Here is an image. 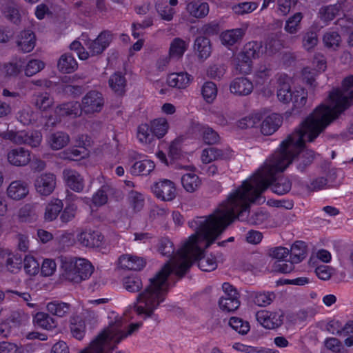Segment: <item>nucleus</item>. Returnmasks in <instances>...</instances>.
I'll list each match as a JSON object with an SVG mask.
<instances>
[{"label": "nucleus", "instance_id": "20e7f679", "mask_svg": "<svg viewBox=\"0 0 353 353\" xmlns=\"http://www.w3.org/2000/svg\"><path fill=\"white\" fill-rule=\"evenodd\" d=\"M112 41V34L109 32H102L93 40L82 34L78 40L70 44V49L75 51L78 57L86 60L91 56L102 53Z\"/></svg>", "mask_w": 353, "mask_h": 353}, {"label": "nucleus", "instance_id": "c9c22d12", "mask_svg": "<svg viewBox=\"0 0 353 353\" xmlns=\"http://www.w3.org/2000/svg\"><path fill=\"white\" fill-rule=\"evenodd\" d=\"M46 310L52 315L63 317L70 312V306L66 303L55 300L46 304Z\"/></svg>", "mask_w": 353, "mask_h": 353}, {"label": "nucleus", "instance_id": "864d4df0", "mask_svg": "<svg viewBox=\"0 0 353 353\" xmlns=\"http://www.w3.org/2000/svg\"><path fill=\"white\" fill-rule=\"evenodd\" d=\"M53 104V99L48 93L38 95L35 99L34 105L41 111H46Z\"/></svg>", "mask_w": 353, "mask_h": 353}, {"label": "nucleus", "instance_id": "f257e3e1", "mask_svg": "<svg viewBox=\"0 0 353 353\" xmlns=\"http://www.w3.org/2000/svg\"><path fill=\"white\" fill-rule=\"evenodd\" d=\"M327 125L301 124L296 132L281 143L280 149L272 158L252 177L243 181L241 187L232 192L211 215L196 217L190 221L189 225L195 230V234L183 243L170 261L150 280V285L139 295L136 304L129 305L123 316L111 312L119 319L118 322L114 323L117 332L126 334L132 325L138 324L139 327L132 334L140 328L141 323L132 322L126 331L122 330L124 324L137 315H153L165 299L169 287L168 278L171 273L183 275L196 261H199V268L202 271L215 270L217 267L215 256L208 254L201 257L203 250L210 246L236 217L251 224H259L265 219L267 216L262 212H256L248 219L244 218V214L247 213L251 203L261 200V194L275 179V174L283 172L297 154L303 152L312 157V151H303L305 143L313 141Z\"/></svg>", "mask_w": 353, "mask_h": 353}, {"label": "nucleus", "instance_id": "58836bf2", "mask_svg": "<svg viewBox=\"0 0 353 353\" xmlns=\"http://www.w3.org/2000/svg\"><path fill=\"white\" fill-rule=\"evenodd\" d=\"M32 351L30 345H21L8 341L0 342V353H28Z\"/></svg>", "mask_w": 353, "mask_h": 353}, {"label": "nucleus", "instance_id": "2eb2a0df", "mask_svg": "<svg viewBox=\"0 0 353 353\" xmlns=\"http://www.w3.org/2000/svg\"><path fill=\"white\" fill-rule=\"evenodd\" d=\"M198 133H202L203 139L207 144H215L219 141V136L214 130L194 121L189 128L188 134L192 137H196Z\"/></svg>", "mask_w": 353, "mask_h": 353}, {"label": "nucleus", "instance_id": "9d476101", "mask_svg": "<svg viewBox=\"0 0 353 353\" xmlns=\"http://www.w3.org/2000/svg\"><path fill=\"white\" fill-rule=\"evenodd\" d=\"M3 137L17 144L25 143L32 147L38 146L41 141V134L39 132H28L20 130L18 132L9 131L4 134Z\"/></svg>", "mask_w": 353, "mask_h": 353}, {"label": "nucleus", "instance_id": "5701e85b", "mask_svg": "<svg viewBox=\"0 0 353 353\" xmlns=\"http://www.w3.org/2000/svg\"><path fill=\"white\" fill-rule=\"evenodd\" d=\"M28 193V183L21 180L12 181L7 188V196L12 200L19 201L23 199Z\"/></svg>", "mask_w": 353, "mask_h": 353}, {"label": "nucleus", "instance_id": "774afa93", "mask_svg": "<svg viewBox=\"0 0 353 353\" xmlns=\"http://www.w3.org/2000/svg\"><path fill=\"white\" fill-rule=\"evenodd\" d=\"M325 347L334 353H338L343 349V345L341 342L334 337L327 338L324 342Z\"/></svg>", "mask_w": 353, "mask_h": 353}, {"label": "nucleus", "instance_id": "f8f14e48", "mask_svg": "<svg viewBox=\"0 0 353 353\" xmlns=\"http://www.w3.org/2000/svg\"><path fill=\"white\" fill-rule=\"evenodd\" d=\"M135 162L131 166L130 172L133 175H149L155 168L154 162L146 156L138 154L134 157Z\"/></svg>", "mask_w": 353, "mask_h": 353}, {"label": "nucleus", "instance_id": "aec40b11", "mask_svg": "<svg viewBox=\"0 0 353 353\" xmlns=\"http://www.w3.org/2000/svg\"><path fill=\"white\" fill-rule=\"evenodd\" d=\"M312 65L315 68L313 69L310 67H305L301 74L303 81L312 87L315 85L314 82L316 77L325 70L326 63L324 59L321 58L314 61Z\"/></svg>", "mask_w": 353, "mask_h": 353}, {"label": "nucleus", "instance_id": "8fccbe9b", "mask_svg": "<svg viewBox=\"0 0 353 353\" xmlns=\"http://www.w3.org/2000/svg\"><path fill=\"white\" fill-rule=\"evenodd\" d=\"M270 76V70L268 67L265 65L259 67L254 74V81L256 88L267 83Z\"/></svg>", "mask_w": 353, "mask_h": 353}, {"label": "nucleus", "instance_id": "09e8293b", "mask_svg": "<svg viewBox=\"0 0 353 353\" xmlns=\"http://www.w3.org/2000/svg\"><path fill=\"white\" fill-rule=\"evenodd\" d=\"M240 300L237 298L221 297L219 301V306L222 311L234 312L240 306Z\"/></svg>", "mask_w": 353, "mask_h": 353}, {"label": "nucleus", "instance_id": "6ab92c4d", "mask_svg": "<svg viewBox=\"0 0 353 353\" xmlns=\"http://www.w3.org/2000/svg\"><path fill=\"white\" fill-rule=\"evenodd\" d=\"M178 0H157L155 3V10L161 19L171 21L176 12L175 7Z\"/></svg>", "mask_w": 353, "mask_h": 353}, {"label": "nucleus", "instance_id": "e2e57ef3", "mask_svg": "<svg viewBox=\"0 0 353 353\" xmlns=\"http://www.w3.org/2000/svg\"><path fill=\"white\" fill-rule=\"evenodd\" d=\"M323 42L327 47H337L341 42V37L336 32H328L323 37Z\"/></svg>", "mask_w": 353, "mask_h": 353}, {"label": "nucleus", "instance_id": "ddd939ff", "mask_svg": "<svg viewBox=\"0 0 353 353\" xmlns=\"http://www.w3.org/2000/svg\"><path fill=\"white\" fill-rule=\"evenodd\" d=\"M257 321L265 328L274 329L283 323L281 312L260 310L256 314Z\"/></svg>", "mask_w": 353, "mask_h": 353}, {"label": "nucleus", "instance_id": "4468645a", "mask_svg": "<svg viewBox=\"0 0 353 353\" xmlns=\"http://www.w3.org/2000/svg\"><path fill=\"white\" fill-rule=\"evenodd\" d=\"M183 141L182 137H178L174 140L169 147V159L166 157L165 154L161 150L164 145L163 142H161L158 146V150L155 155L157 158L163 164L168 165L172 161L180 157L181 155V144Z\"/></svg>", "mask_w": 353, "mask_h": 353}, {"label": "nucleus", "instance_id": "13d9d810", "mask_svg": "<svg viewBox=\"0 0 353 353\" xmlns=\"http://www.w3.org/2000/svg\"><path fill=\"white\" fill-rule=\"evenodd\" d=\"M340 6L334 5L324 7L320 10V18L325 21H330L339 14Z\"/></svg>", "mask_w": 353, "mask_h": 353}, {"label": "nucleus", "instance_id": "680f3d73", "mask_svg": "<svg viewBox=\"0 0 353 353\" xmlns=\"http://www.w3.org/2000/svg\"><path fill=\"white\" fill-rule=\"evenodd\" d=\"M273 299V294L269 292L256 293L254 298V302L259 306L264 307L271 303Z\"/></svg>", "mask_w": 353, "mask_h": 353}, {"label": "nucleus", "instance_id": "4d7b16f0", "mask_svg": "<svg viewBox=\"0 0 353 353\" xmlns=\"http://www.w3.org/2000/svg\"><path fill=\"white\" fill-rule=\"evenodd\" d=\"M128 201L134 212L139 211L143 206V196L137 192H131L129 194Z\"/></svg>", "mask_w": 353, "mask_h": 353}, {"label": "nucleus", "instance_id": "72a5a7b5", "mask_svg": "<svg viewBox=\"0 0 353 353\" xmlns=\"http://www.w3.org/2000/svg\"><path fill=\"white\" fill-rule=\"evenodd\" d=\"M36 43L34 33L30 30L22 32L18 37L17 45L24 52H31Z\"/></svg>", "mask_w": 353, "mask_h": 353}, {"label": "nucleus", "instance_id": "69168bd1", "mask_svg": "<svg viewBox=\"0 0 353 353\" xmlns=\"http://www.w3.org/2000/svg\"><path fill=\"white\" fill-rule=\"evenodd\" d=\"M291 185L290 181L286 179H281L280 182L273 184L272 186V191L277 194H284L290 191Z\"/></svg>", "mask_w": 353, "mask_h": 353}, {"label": "nucleus", "instance_id": "79ce46f5", "mask_svg": "<svg viewBox=\"0 0 353 353\" xmlns=\"http://www.w3.org/2000/svg\"><path fill=\"white\" fill-rule=\"evenodd\" d=\"M229 326L241 335L248 334L250 330V323L241 318L233 316L229 319Z\"/></svg>", "mask_w": 353, "mask_h": 353}, {"label": "nucleus", "instance_id": "c03bdc74", "mask_svg": "<svg viewBox=\"0 0 353 353\" xmlns=\"http://www.w3.org/2000/svg\"><path fill=\"white\" fill-rule=\"evenodd\" d=\"M201 94L204 101L208 103H212L217 96V87L212 81H206L201 88Z\"/></svg>", "mask_w": 353, "mask_h": 353}, {"label": "nucleus", "instance_id": "393cba45", "mask_svg": "<svg viewBox=\"0 0 353 353\" xmlns=\"http://www.w3.org/2000/svg\"><path fill=\"white\" fill-rule=\"evenodd\" d=\"M253 90L252 83L246 78L234 79L230 85V92L236 95L243 96L250 94Z\"/></svg>", "mask_w": 353, "mask_h": 353}, {"label": "nucleus", "instance_id": "f704fd0d", "mask_svg": "<svg viewBox=\"0 0 353 353\" xmlns=\"http://www.w3.org/2000/svg\"><path fill=\"white\" fill-rule=\"evenodd\" d=\"M181 181L183 188L188 192L196 190L201 183L199 177L192 171L183 174Z\"/></svg>", "mask_w": 353, "mask_h": 353}, {"label": "nucleus", "instance_id": "423d86ee", "mask_svg": "<svg viewBox=\"0 0 353 353\" xmlns=\"http://www.w3.org/2000/svg\"><path fill=\"white\" fill-rule=\"evenodd\" d=\"M170 125L164 117L152 120L149 123H142L138 127L137 137L143 145H154V137L161 139L168 133Z\"/></svg>", "mask_w": 353, "mask_h": 353}, {"label": "nucleus", "instance_id": "dca6fc26", "mask_svg": "<svg viewBox=\"0 0 353 353\" xmlns=\"http://www.w3.org/2000/svg\"><path fill=\"white\" fill-rule=\"evenodd\" d=\"M194 80L193 77L185 71L172 72L168 74L166 83L170 88L184 90L190 85Z\"/></svg>", "mask_w": 353, "mask_h": 353}, {"label": "nucleus", "instance_id": "7c9ffc66", "mask_svg": "<svg viewBox=\"0 0 353 353\" xmlns=\"http://www.w3.org/2000/svg\"><path fill=\"white\" fill-rule=\"evenodd\" d=\"M78 68V63L74 57L69 54H62L58 60L57 68L62 73H72Z\"/></svg>", "mask_w": 353, "mask_h": 353}, {"label": "nucleus", "instance_id": "a18cd8bd", "mask_svg": "<svg viewBox=\"0 0 353 353\" xmlns=\"http://www.w3.org/2000/svg\"><path fill=\"white\" fill-rule=\"evenodd\" d=\"M23 66L25 74L28 77H32L43 70L45 67V63L39 59H32L26 63L23 62Z\"/></svg>", "mask_w": 353, "mask_h": 353}, {"label": "nucleus", "instance_id": "338daca9", "mask_svg": "<svg viewBox=\"0 0 353 353\" xmlns=\"http://www.w3.org/2000/svg\"><path fill=\"white\" fill-rule=\"evenodd\" d=\"M225 68L222 65H212L206 70V75L212 79H220L225 73Z\"/></svg>", "mask_w": 353, "mask_h": 353}, {"label": "nucleus", "instance_id": "603ef678", "mask_svg": "<svg viewBox=\"0 0 353 353\" xmlns=\"http://www.w3.org/2000/svg\"><path fill=\"white\" fill-rule=\"evenodd\" d=\"M57 271V263L52 259L46 258L41 265V274L43 276H52Z\"/></svg>", "mask_w": 353, "mask_h": 353}, {"label": "nucleus", "instance_id": "0eeeda50", "mask_svg": "<svg viewBox=\"0 0 353 353\" xmlns=\"http://www.w3.org/2000/svg\"><path fill=\"white\" fill-rule=\"evenodd\" d=\"M263 52L264 50L261 43L254 41L249 42L234 58L233 64L240 73L249 74L251 72L252 59L259 58Z\"/></svg>", "mask_w": 353, "mask_h": 353}, {"label": "nucleus", "instance_id": "5fc2aeb1", "mask_svg": "<svg viewBox=\"0 0 353 353\" xmlns=\"http://www.w3.org/2000/svg\"><path fill=\"white\" fill-rule=\"evenodd\" d=\"M107 201L108 196L105 191L103 190H99L93 195L90 203L88 201L86 202L89 205L90 209L94 210V208L104 205L106 203Z\"/></svg>", "mask_w": 353, "mask_h": 353}, {"label": "nucleus", "instance_id": "cd10ccee", "mask_svg": "<svg viewBox=\"0 0 353 353\" xmlns=\"http://www.w3.org/2000/svg\"><path fill=\"white\" fill-rule=\"evenodd\" d=\"M281 123V117L277 114H272L263 120L261 132L264 135H271L278 130Z\"/></svg>", "mask_w": 353, "mask_h": 353}, {"label": "nucleus", "instance_id": "4be33fe9", "mask_svg": "<svg viewBox=\"0 0 353 353\" xmlns=\"http://www.w3.org/2000/svg\"><path fill=\"white\" fill-rule=\"evenodd\" d=\"M118 265L124 270H140L145 265V260L137 255L126 254L119 258Z\"/></svg>", "mask_w": 353, "mask_h": 353}, {"label": "nucleus", "instance_id": "3c124183", "mask_svg": "<svg viewBox=\"0 0 353 353\" xmlns=\"http://www.w3.org/2000/svg\"><path fill=\"white\" fill-rule=\"evenodd\" d=\"M261 119V115L259 113H254L248 117H244L238 122V127L240 128H247L255 127L259 124Z\"/></svg>", "mask_w": 353, "mask_h": 353}, {"label": "nucleus", "instance_id": "bb28decb", "mask_svg": "<svg viewBox=\"0 0 353 353\" xmlns=\"http://www.w3.org/2000/svg\"><path fill=\"white\" fill-rule=\"evenodd\" d=\"M189 46V42L181 38H174L170 44L168 50L169 57L172 59L179 60L184 55Z\"/></svg>", "mask_w": 353, "mask_h": 353}, {"label": "nucleus", "instance_id": "412c9836", "mask_svg": "<svg viewBox=\"0 0 353 353\" xmlns=\"http://www.w3.org/2000/svg\"><path fill=\"white\" fill-rule=\"evenodd\" d=\"M7 159L12 165L25 166L30 161V152L23 148H12L8 152Z\"/></svg>", "mask_w": 353, "mask_h": 353}, {"label": "nucleus", "instance_id": "39448f33", "mask_svg": "<svg viewBox=\"0 0 353 353\" xmlns=\"http://www.w3.org/2000/svg\"><path fill=\"white\" fill-rule=\"evenodd\" d=\"M61 267L65 279L75 283L88 279L93 272V266L84 258L62 257Z\"/></svg>", "mask_w": 353, "mask_h": 353}, {"label": "nucleus", "instance_id": "37998d69", "mask_svg": "<svg viewBox=\"0 0 353 353\" xmlns=\"http://www.w3.org/2000/svg\"><path fill=\"white\" fill-rule=\"evenodd\" d=\"M126 81L125 77L119 72L112 74L109 79V85L116 93L121 94L125 92Z\"/></svg>", "mask_w": 353, "mask_h": 353}, {"label": "nucleus", "instance_id": "a878e982", "mask_svg": "<svg viewBox=\"0 0 353 353\" xmlns=\"http://www.w3.org/2000/svg\"><path fill=\"white\" fill-rule=\"evenodd\" d=\"M32 322L34 326L48 331H52L57 327V321L43 312H37L32 317Z\"/></svg>", "mask_w": 353, "mask_h": 353}, {"label": "nucleus", "instance_id": "49530a36", "mask_svg": "<svg viewBox=\"0 0 353 353\" xmlns=\"http://www.w3.org/2000/svg\"><path fill=\"white\" fill-rule=\"evenodd\" d=\"M70 331L74 338L79 340L82 339L85 332L84 321L79 317L73 318L70 322Z\"/></svg>", "mask_w": 353, "mask_h": 353}, {"label": "nucleus", "instance_id": "4c0bfd02", "mask_svg": "<svg viewBox=\"0 0 353 353\" xmlns=\"http://www.w3.org/2000/svg\"><path fill=\"white\" fill-rule=\"evenodd\" d=\"M6 255H8L6 260V270L11 273H17L21 268V256L19 254H10L6 250L0 251V256Z\"/></svg>", "mask_w": 353, "mask_h": 353}, {"label": "nucleus", "instance_id": "0e129e2a", "mask_svg": "<svg viewBox=\"0 0 353 353\" xmlns=\"http://www.w3.org/2000/svg\"><path fill=\"white\" fill-rule=\"evenodd\" d=\"M77 206L73 203L67 204L61 214V220L63 223H68L73 219L75 216Z\"/></svg>", "mask_w": 353, "mask_h": 353}, {"label": "nucleus", "instance_id": "6e6552de", "mask_svg": "<svg viewBox=\"0 0 353 353\" xmlns=\"http://www.w3.org/2000/svg\"><path fill=\"white\" fill-rule=\"evenodd\" d=\"M307 96V92L301 88L291 91L289 84L285 82L280 85L277 92V97L280 101L283 103L292 101L294 107L298 108L305 104Z\"/></svg>", "mask_w": 353, "mask_h": 353}, {"label": "nucleus", "instance_id": "052dcab7", "mask_svg": "<svg viewBox=\"0 0 353 353\" xmlns=\"http://www.w3.org/2000/svg\"><path fill=\"white\" fill-rule=\"evenodd\" d=\"M302 19V14L299 12L294 14L286 21L285 26V30L289 33H295L299 27V23Z\"/></svg>", "mask_w": 353, "mask_h": 353}, {"label": "nucleus", "instance_id": "f3484780", "mask_svg": "<svg viewBox=\"0 0 353 353\" xmlns=\"http://www.w3.org/2000/svg\"><path fill=\"white\" fill-rule=\"evenodd\" d=\"M232 157V151L230 148H208L202 151L201 160L202 163L208 164L214 161L228 160Z\"/></svg>", "mask_w": 353, "mask_h": 353}, {"label": "nucleus", "instance_id": "e433bc0d", "mask_svg": "<svg viewBox=\"0 0 353 353\" xmlns=\"http://www.w3.org/2000/svg\"><path fill=\"white\" fill-rule=\"evenodd\" d=\"M63 208V203L60 199H52L46 205L44 219L47 221L54 220Z\"/></svg>", "mask_w": 353, "mask_h": 353}, {"label": "nucleus", "instance_id": "f03ea898", "mask_svg": "<svg viewBox=\"0 0 353 353\" xmlns=\"http://www.w3.org/2000/svg\"><path fill=\"white\" fill-rule=\"evenodd\" d=\"M109 323L97 336L91 341L90 345L79 353H111L117 345L131 335L139 327L138 324L132 325L128 333H119L114 323L119 321V316L114 312L108 314Z\"/></svg>", "mask_w": 353, "mask_h": 353}, {"label": "nucleus", "instance_id": "a211bd4d", "mask_svg": "<svg viewBox=\"0 0 353 353\" xmlns=\"http://www.w3.org/2000/svg\"><path fill=\"white\" fill-rule=\"evenodd\" d=\"M34 185L39 194L44 196L49 195L55 188V176L50 173L41 174L37 176Z\"/></svg>", "mask_w": 353, "mask_h": 353}, {"label": "nucleus", "instance_id": "2f4dec72", "mask_svg": "<svg viewBox=\"0 0 353 353\" xmlns=\"http://www.w3.org/2000/svg\"><path fill=\"white\" fill-rule=\"evenodd\" d=\"M77 237V242L85 247L99 246L102 241L101 236L96 232H83Z\"/></svg>", "mask_w": 353, "mask_h": 353}, {"label": "nucleus", "instance_id": "9b49d317", "mask_svg": "<svg viewBox=\"0 0 353 353\" xmlns=\"http://www.w3.org/2000/svg\"><path fill=\"white\" fill-rule=\"evenodd\" d=\"M91 138L88 135H82L77 140V148H73L64 153L63 158L78 161L89 155L88 147L91 145Z\"/></svg>", "mask_w": 353, "mask_h": 353}, {"label": "nucleus", "instance_id": "473e14b6", "mask_svg": "<svg viewBox=\"0 0 353 353\" xmlns=\"http://www.w3.org/2000/svg\"><path fill=\"white\" fill-rule=\"evenodd\" d=\"M186 10L188 14L194 18H202L209 12L208 4L200 1H194L188 3Z\"/></svg>", "mask_w": 353, "mask_h": 353}, {"label": "nucleus", "instance_id": "c756f323", "mask_svg": "<svg viewBox=\"0 0 353 353\" xmlns=\"http://www.w3.org/2000/svg\"><path fill=\"white\" fill-rule=\"evenodd\" d=\"M244 35V30L242 28H236L223 31L220 34L221 43L229 48L241 40Z\"/></svg>", "mask_w": 353, "mask_h": 353}, {"label": "nucleus", "instance_id": "1a4fd4ad", "mask_svg": "<svg viewBox=\"0 0 353 353\" xmlns=\"http://www.w3.org/2000/svg\"><path fill=\"white\" fill-rule=\"evenodd\" d=\"M151 191L157 199L162 201H172L177 194L176 184L169 179H159L151 186Z\"/></svg>", "mask_w": 353, "mask_h": 353}, {"label": "nucleus", "instance_id": "6e6d98bb", "mask_svg": "<svg viewBox=\"0 0 353 353\" xmlns=\"http://www.w3.org/2000/svg\"><path fill=\"white\" fill-rule=\"evenodd\" d=\"M123 284L125 289L131 292L138 291L142 286L141 279L135 276L125 277Z\"/></svg>", "mask_w": 353, "mask_h": 353}, {"label": "nucleus", "instance_id": "c85d7f7f", "mask_svg": "<svg viewBox=\"0 0 353 353\" xmlns=\"http://www.w3.org/2000/svg\"><path fill=\"white\" fill-rule=\"evenodd\" d=\"M66 185L72 190L80 192L83 190L84 183L81 175L74 170H66L63 172Z\"/></svg>", "mask_w": 353, "mask_h": 353}, {"label": "nucleus", "instance_id": "7ed1b4c3", "mask_svg": "<svg viewBox=\"0 0 353 353\" xmlns=\"http://www.w3.org/2000/svg\"><path fill=\"white\" fill-rule=\"evenodd\" d=\"M104 105L102 94L97 91H90L82 99L81 105L78 103H68L57 107L55 113L59 117L64 115L77 117L81 113L86 114L99 112Z\"/></svg>", "mask_w": 353, "mask_h": 353}, {"label": "nucleus", "instance_id": "b1692460", "mask_svg": "<svg viewBox=\"0 0 353 353\" xmlns=\"http://www.w3.org/2000/svg\"><path fill=\"white\" fill-rule=\"evenodd\" d=\"M194 50L200 61L206 60L211 54L212 46L210 40L203 37H199L194 43Z\"/></svg>", "mask_w": 353, "mask_h": 353}, {"label": "nucleus", "instance_id": "a19ab883", "mask_svg": "<svg viewBox=\"0 0 353 353\" xmlns=\"http://www.w3.org/2000/svg\"><path fill=\"white\" fill-rule=\"evenodd\" d=\"M69 137L63 132L52 134L48 139V143L53 150H59L69 143Z\"/></svg>", "mask_w": 353, "mask_h": 353}, {"label": "nucleus", "instance_id": "de8ad7c7", "mask_svg": "<svg viewBox=\"0 0 353 353\" xmlns=\"http://www.w3.org/2000/svg\"><path fill=\"white\" fill-rule=\"evenodd\" d=\"M39 263L31 255H26L23 259V269L27 275L35 276L39 272Z\"/></svg>", "mask_w": 353, "mask_h": 353}, {"label": "nucleus", "instance_id": "ea45409f", "mask_svg": "<svg viewBox=\"0 0 353 353\" xmlns=\"http://www.w3.org/2000/svg\"><path fill=\"white\" fill-rule=\"evenodd\" d=\"M306 256V245L303 241L295 242L291 248L290 259L292 263H300Z\"/></svg>", "mask_w": 353, "mask_h": 353}, {"label": "nucleus", "instance_id": "bf43d9fd", "mask_svg": "<svg viewBox=\"0 0 353 353\" xmlns=\"http://www.w3.org/2000/svg\"><path fill=\"white\" fill-rule=\"evenodd\" d=\"M258 7L254 2H243L236 4L232 7L233 11L238 14H244L253 12Z\"/></svg>", "mask_w": 353, "mask_h": 353}]
</instances>
